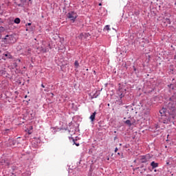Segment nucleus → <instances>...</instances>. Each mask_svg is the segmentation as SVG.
<instances>
[{
    "label": "nucleus",
    "mask_w": 176,
    "mask_h": 176,
    "mask_svg": "<svg viewBox=\"0 0 176 176\" xmlns=\"http://www.w3.org/2000/svg\"><path fill=\"white\" fill-rule=\"evenodd\" d=\"M151 112V105L149 104H145L143 107L142 113L144 116H148Z\"/></svg>",
    "instance_id": "3"
},
{
    "label": "nucleus",
    "mask_w": 176,
    "mask_h": 176,
    "mask_svg": "<svg viewBox=\"0 0 176 176\" xmlns=\"http://www.w3.org/2000/svg\"><path fill=\"white\" fill-rule=\"evenodd\" d=\"M120 91H124V92H126V89H120Z\"/></svg>",
    "instance_id": "19"
},
{
    "label": "nucleus",
    "mask_w": 176,
    "mask_h": 176,
    "mask_svg": "<svg viewBox=\"0 0 176 176\" xmlns=\"http://www.w3.org/2000/svg\"><path fill=\"white\" fill-rule=\"evenodd\" d=\"M166 23H168V24H170V19H166Z\"/></svg>",
    "instance_id": "16"
},
{
    "label": "nucleus",
    "mask_w": 176,
    "mask_h": 176,
    "mask_svg": "<svg viewBox=\"0 0 176 176\" xmlns=\"http://www.w3.org/2000/svg\"><path fill=\"white\" fill-rule=\"evenodd\" d=\"M104 31H111V28H109V25H107L104 28Z\"/></svg>",
    "instance_id": "13"
},
{
    "label": "nucleus",
    "mask_w": 176,
    "mask_h": 176,
    "mask_svg": "<svg viewBox=\"0 0 176 176\" xmlns=\"http://www.w3.org/2000/svg\"><path fill=\"white\" fill-rule=\"evenodd\" d=\"M114 152H115V153H116V152H118V147H116V148H115Z\"/></svg>",
    "instance_id": "20"
},
{
    "label": "nucleus",
    "mask_w": 176,
    "mask_h": 176,
    "mask_svg": "<svg viewBox=\"0 0 176 176\" xmlns=\"http://www.w3.org/2000/svg\"><path fill=\"white\" fill-rule=\"evenodd\" d=\"M28 25H31V23H28Z\"/></svg>",
    "instance_id": "24"
},
{
    "label": "nucleus",
    "mask_w": 176,
    "mask_h": 176,
    "mask_svg": "<svg viewBox=\"0 0 176 176\" xmlns=\"http://www.w3.org/2000/svg\"><path fill=\"white\" fill-rule=\"evenodd\" d=\"M4 39H6L8 43H14V37L12 35H6Z\"/></svg>",
    "instance_id": "5"
},
{
    "label": "nucleus",
    "mask_w": 176,
    "mask_h": 176,
    "mask_svg": "<svg viewBox=\"0 0 176 176\" xmlns=\"http://www.w3.org/2000/svg\"><path fill=\"white\" fill-rule=\"evenodd\" d=\"M8 142H9L10 146H14V144H15V143H14V140H13V139H10V140H8Z\"/></svg>",
    "instance_id": "10"
},
{
    "label": "nucleus",
    "mask_w": 176,
    "mask_h": 176,
    "mask_svg": "<svg viewBox=\"0 0 176 176\" xmlns=\"http://www.w3.org/2000/svg\"><path fill=\"white\" fill-rule=\"evenodd\" d=\"M102 4L101 3H99V6H102Z\"/></svg>",
    "instance_id": "23"
},
{
    "label": "nucleus",
    "mask_w": 176,
    "mask_h": 176,
    "mask_svg": "<svg viewBox=\"0 0 176 176\" xmlns=\"http://www.w3.org/2000/svg\"><path fill=\"white\" fill-rule=\"evenodd\" d=\"M120 98H122V97H124V94H120Z\"/></svg>",
    "instance_id": "17"
},
{
    "label": "nucleus",
    "mask_w": 176,
    "mask_h": 176,
    "mask_svg": "<svg viewBox=\"0 0 176 176\" xmlns=\"http://www.w3.org/2000/svg\"><path fill=\"white\" fill-rule=\"evenodd\" d=\"M154 171H155V172H156V169H155V170H154Z\"/></svg>",
    "instance_id": "27"
},
{
    "label": "nucleus",
    "mask_w": 176,
    "mask_h": 176,
    "mask_svg": "<svg viewBox=\"0 0 176 176\" xmlns=\"http://www.w3.org/2000/svg\"><path fill=\"white\" fill-rule=\"evenodd\" d=\"M3 56L7 57V58H13V56L10 54V53L4 54Z\"/></svg>",
    "instance_id": "11"
},
{
    "label": "nucleus",
    "mask_w": 176,
    "mask_h": 176,
    "mask_svg": "<svg viewBox=\"0 0 176 176\" xmlns=\"http://www.w3.org/2000/svg\"><path fill=\"white\" fill-rule=\"evenodd\" d=\"M96 115H97V113L95 111L92 113V115H91V116L89 117V119L91 120V122H94L95 119H96Z\"/></svg>",
    "instance_id": "8"
},
{
    "label": "nucleus",
    "mask_w": 176,
    "mask_h": 176,
    "mask_svg": "<svg viewBox=\"0 0 176 176\" xmlns=\"http://www.w3.org/2000/svg\"><path fill=\"white\" fill-rule=\"evenodd\" d=\"M118 155H120V153H118Z\"/></svg>",
    "instance_id": "25"
},
{
    "label": "nucleus",
    "mask_w": 176,
    "mask_h": 176,
    "mask_svg": "<svg viewBox=\"0 0 176 176\" xmlns=\"http://www.w3.org/2000/svg\"><path fill=\"white\" fill-rule=\"evenodd\" d=\"M19 139H20V138H17L16 140H14V146H19V145H20V144H21V142H20V140H19Z\"/></svg>",
    "instance_id": "7"
},
{
    "label": "nucleus",
    "mask_w": 176,
    "mask_h": 176,
    "mask_svg": "<svg viewBox=\"0 0 176 176\" xmlns=\"http://www.w3.org/2000/svg\"><path fill=\"white\" fill-rule=\"evenodd\" d=\"M139 160L140 163H146V162H149V155H141L139 157Z\"/></svg>",
    "instance_id": "4"
},
{
    "label": "nucleus",
    "mask_w": 176,
    "mask_h": 176,
    "mask_svg": "<svg viewBox=\"0 0 176 176\" xmlns=\"http://www.w3.org/2000/svg\"><path fill=\"white\" fill-rule=\"evenodd\" d=\"M74 144H75V145H76V146H79V145H80L79 143H75V142H74Z\"/></svg>",
    "instance_id": "21"
},
{
    "label": "nucleus",
    "mask_w": 176,
    "mask_h": 176,
    "mask_svg": "<svg viewBox=\"0 0 176 176\" xmlns=\"http://www.w3.org/2000/svg\"><path fill=\"white\" fill-rule=\"evenodd\" d=\"M20 21H21L20 18H16V19H14V23H15L16 24H20Z\"/></svg>",
    "instance_id": "14"
},
{
    "label": "nucleus",
    "mask_w": 176,
    "mask_h": 176,
    "mask_svg": "<svg viewBox=\"0 0 176 176\" xmlns=\"http://www.w3.org/2000/svg\"><path fill=\"white\" fill-rule=\"evenodd\" d=\"M151 166L152 168H156L157 167H159V164L156 163L155 162H152L151 163Z\"/></svg>",
    "instance_id": "9"
},
{
    "label": "nucleus",
    "mask_w": 176,
    "mask_h": 176,
    "mask_svg": "<svg viewBox=\"0 0 176 176\" xmlns=\"http://www.w3.org/2000/svg\"><path fill=\"white\" fill-rule=\"evenodd\" d=\"M107 160H109V158H107Z\"/></svg>",
    "instance_id": "26"
},
{
    "label": "nucleus",
    "mask_w": 176,
    "mask_h": 176,
    "mask_svg": "<svg viewBox=\"0 0 176 176\" xmlns=\"http://www.w3.org/2000/svg\"><path fill=\"white\" fill-rule=\"evenodd\" d=\"M161 117L159 120L160 123L168 124V123H174L176 116V102L170 100L166 106V108H162L160 110Z\"/></svg>",
    "instance_id": "1"
},
{
    "label": "nucleus",
    "mask_w": 176,
    "mask_h": 176,
    "mask_svg": "<svg viewBox=\"0 0 176 176\" xmlns=\"http://www.w3.org/2000/svg\"><path fill=\"white\" fill-rule=\"evenodd\" d=\"M74 65L76 68H79V62H78V60H76L74 63Z\"/></svg>",
    "instance_id": "15"
},
{
    "label": "nucleus",
    "mask_w": 176,
    "mask_h": 176,
    "mask_svg": "<svg viewBox=\"0 0 176 176\" xmlns=\"http://www.w3.org/2000/svg\"><path fill=\"white\" fill-rule=\"evenodd\" d=\"M5 28L3 27H0V31H3Z\"/></svg>",
    "instance_id": "18"
},
{
    "label": "nucleus",
    "mask_w": 176,
    "mask_h": 176,
    "mask_svg": "<svg viewBox=\"0 0 176 176\" xmlns=\"http://www.w3.org/2000/svg\"><path fill=\"white\" fill-rule=\"evenodd\" d=\"M125 124H127V126L130 127L133 124H131V121L130 120H127L126 121H125Z\"/></svg>",
    "instance_id": "12"
},
{
    "label": "nucleus",
    "mask_w": 176,
    "mask_h": 176,
    "mask_svg": "<svg viewBox=\"0 0 176 176\" xmlns=\"http://www.w3.org/2000/svg\"><path fill=\"white\" fill-rule=\"evenodd\" d=\"M78 17V14L74 11H71L69 13H67V19H69L73 23H75V20H76Z\"/></svg>",
    "instance_id": "2"
},
{
    "label": "nucleus",
    "mask_w": 176,
    "mask_h": 176,
    "mask_svg": "<svg viewBox=\"0 0 176 176\" xmlns=\"http://www.w3.org/2000/svg\"><path fill=\"white\" fill-rule=\"evenodd\" d=\"M0 163L2 166H9L10 163H9V161L8 160H1L0 161Z\"/></svg>",
    "instance_id": "6"
},
{
    "label": "nucleus",
    "mask_w": 176,
    "mask_h": 176,
    "mask_svg": "<svg viewBox=\"0 0 176 176\" xmlns=\"http://www.w3.org/2000/svg\"><path fill=\"white\" fill-rule=\"evenodd\" d=\"M41 87H43V89H45V85H43V84L41 85Z\"/></svg>",
    "instance_id": "22"
}]
</instances>
